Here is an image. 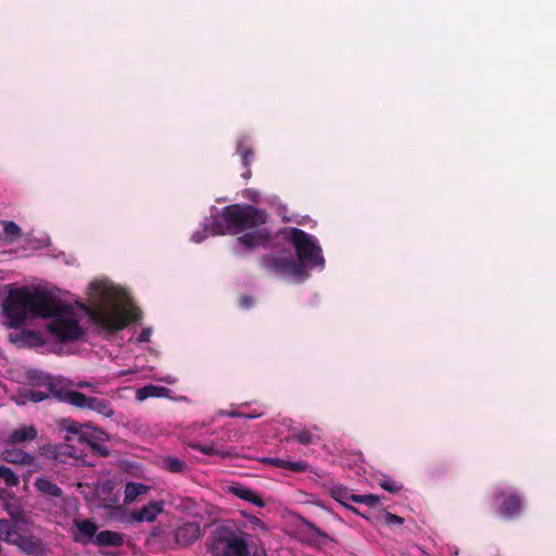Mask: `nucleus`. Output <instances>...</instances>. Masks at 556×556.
I'll return each instance as SVG.
<instances>
[{"instance_id":"obj_5","label":"nucleus","mask_w":556,"mask_h":556,"mask_svg":"<svg viewBox=\"0 0 556 556\" xmlns=\"http://www.w3.org/2000/svg\"><path fill=\"white\" fill-rule=\"evenodd\" d=\"M67 431L70 434L65 438L63 453L87 464L85 456L94 448L90 442V438H96L92 428L88 425L72 422L67 427Z\"/></svg>"},{"instance_id":"obj_1","label":"nucleus","mask_w":556,"mask_h":556,"mask_svg":"<svg viewBox=\"0 0 556 556\" xmlns=\"http://www.w3.org/2000/svg\"><path fill=\"white\" fill-rule=\"evenodd\" d=\"M90 306L67 303L26 288L10 291L3 304L9 326L18 327L36 317L48 319L50 337L61 342L78 340L84 334L83 320L93 323L100 333L110 334L139 319V312L126 291L109 280H94L88 287Z\"/></svg>"},{"instance_id":"obj_25","label":"nucleus","mask_w":556,"mask_h":556,"mask_svg":"<svg viewBox=\"0 0 556 556\" xmlns=\"http://www.w3.org/2000/svg\"><path fill=\"white\" fill-rule=\"evenodd\" d=\"M307 535L313 543H325L328 535L312 522H306Z\"/></svg>"},{"instance_id":"obj_4","label":"nucleus","mask_w":556,"mask_h":556,"mask_svg":"<svg viewBox=\"0 0 556 556\" xmlns=\"http://www.w3.org/2000/svg\"><path fill=\"white\" fill-rule=\"evenodd\" d=\"M248 536L245 532L229 527L218 528L211 544L212 556H265L263 551L249 546Z\"/></svg>"},{"instance_id":"obj_7","label":"nucleus","mask_w":556,"mask_h":556,"mask_svg":"<svg viewBox=\"0 0 556 556\" xmlns=\"http://www.w3.org/2000/svg\"><path fill=\"white\" fill-rule=\"evenodd\" d=\"M0 456L3 462L9 464L28 466L29 472H38L42 469L38 459L33 454L15 447V445H3Z\"/></svg>"},{"instance_id":"obj_34","label":"nucleus","mask_w":556,"mask_h":556,"mask_svg":"<svg viewBox=\"0 0 556 556\" xmlns=\"http://www.w3.org/2000/svg\"><path fill=\"white\" fill-rule=\"evenodd\" d=\"M384 521L388 525H402L404 522V519L400 516L393 515L391 513H387L384 515Z\"/></svg>"},{"instance_id":"obj_9","label":"nucleus","mask_w":556,"mask_h":556,"mask_svg":"<svg viewBox=\"0 0 556 556\" xmlns=\"http://www.w3.org/2000/svg\"><path fill=\"white\" fill-rule=\"evenodd\" d=\"M66 401L80 408H90L105 417H111L114 414L113 408L109 402L103 399L86 396L80 392H68Z\"/></svg>"},{"instance_id":"obj_14","label":"nucleus","mask_w":556,"mask_h":556,"mask_svg":"<svg viewBox=\"0 0 556 556\" xmlns=\"http://www.w3.org/2000/svg\"><path fill=\"white\" fill-rule=\"evenodd\" d=\"M10 339L14 343L27 346H38L45 343L42 336L33 330H21L10 334Z\"/></svg>"},{"instance_id":"obj_23","label":"nucleus","mask_w":556,"mask_h":556,"mask_svg":"<svg viewBox=\"0 0 556 556\" xmlns=\"http://www.w3.org/2000/svg\"><path fill=\"white\" fill-rule=\"evenodd\" d=\"M190 447L197 451H200L201 453L205 455H216L222 458H226L232 455V452L229 450H222L215 444L211 445H201L199 443H190Z\"/></svg>"},{"instance_id":"obj_31","label":"nucleus","mask_w":556,"mask_h":556,"mask_svg":"<svg viewBox=\"0 0 556 556\" xmlns=\"http://www.w3.org/2000/svg\"><path fill=\"white\" fill-rule=\"evenodd\" d=\"M379 485L390 493H397L402 490V484L400 482L392 480L389 477H382L381 479H379Z\"/></svg>"},{"instance_id":"obj_10","label":"nucleus","mask_w":556,"mask_h":556,"mask_svg":"<svg viewBox=\"0 0 556 556\" xmlns=\"http://www.w3.org/2000/svg\"><path fill=\"white\" fill-rule=\"evenodd\" d=\"M37 429L31 425H22L15 429H12L3 438V445H23L34 441L37 438Z\"/></svg>"},{"instance_id":"obj_30","label":"nucleus","mask_w":556,"mask_h":556,"mask_svg":"<svg viewBox=\"0 0 556 556\" xmlns=\"http://www.w3.org/2000/svg\"><path fill=\"white\" fill-rule=\"evenodd\" d=\"M164 467L170 472H181L186 464L177 457H167L164 459Z\"/></svg>"},{"instance_id":"obj_33","label":"nucleus","mask_w":556,"mask_h":556,"mask_svg":"<svg viewBox=\"0 0 556 556\" xmlns=\"http://www.w3.org/2000/svg\"><path fill=\"white\" fill-rule=\"evenodd\" d=\"M248 522L252 530L254 531H261L266 533L268 531L267 526L257 517L255 516H248Z\"/></svg>"},{"instance_id":"obj_21","label":"nucleus","mask_w":556,"mask_h":556,"mask_svg":"<svg viewBox=\"0 0 556 556\" xmlns=\"http://www.w3.org/2000/svg\"><path fill=\"white\" fill-rule=\"evenodd\" d=\"M16 526L5 519L0 520V540L13 545L18 536Z\"/></svg>"},{"instance_id":"obj_37","label":"nucleus","mask_w":556,"mask_h":556,"mask_svg":"<svg viewBox=\"0 0 556 556\" xmlns=\"http://www.w3.org/2000/svg\"><path fill=\"white\" fill-rule=\"evenodd\" d=\"M152 378L157 380V381L165 382L167 384H174L177 381L176 377H174L172 375H166V376H163V377H155V376H153Z\"/></svg>"},{"instance_id":"obj_26","label":"nucleus","mask_w":556,"mask_h":556,"mask_svg":"<svg viewBox=\"0 0 556 556\" xmlns=\"http://www.w3.org/2000/svg\"><path fill=\"white\" fill-rule=\"evenodd\" d=\"M248 138H242L238 142L237 151L242 156V163L247 167L250 163V157L252 156V149L248 144Z\"/></svg>"},{"instance_id":"obj_2","label":"nucleus","mask_w":556,"mask_h":556,"mask_svg":"<svg viewBox=\"0 0 556 556\" xmlns=\"http://www.w3.org/2000/svg\"><path fill=\"white\" fill-rule=\"evenodd\" d=\"M265 223V214L251 205H228L223 208L222 219L213 216L205 218L203 229L194 231L191 239L200 243L208 236L241 235L233 241L231 250L237 256H245L257 248L270 244L271 238L263 227Z\"/></svg>"},{"instance_id":"obj_18","label":"nucleus","mask_w":556,"mask_h":556,"mask_svg":"<svg viewBox=\"0 0 556 556\" xmlns=\"http://www.w3.org/2000/svg\"><path fill=\"white\" fill-rule=\"evenodd\" d=\"M34 486L40 494L49 497H62L63 495V491L46 477L37 478Z\"/></svg>"},{"instance_id":"obj_12","label":"nucleus","mask_w":556,"mask_h":556,"mask_svg":"<svg viewBox=\"0 0 556 556\" xmlns=\"http://www.w3.org/2000/svg\"><path fill=\"white\" fill-rule=\"evenodd\" d=\"M201 535V527L197 521L182 522L175 532L176 542L180 546L194 543Z\"/></svg>"},{"instance_id":"obj_29","label":"nucleus","mask_w":556,"mask_h":556,"mask_svg":"<svg viewBox=\"0 0 556 556\" xmlns=\"http://www.w3.org/2000/svg\"><path fill=\"white\" fill-rule=\"evenodd\" d=\"M351 501L354 503L365 504L370 507H375L380 503L379 497L374 494L351 495Z\"/></svg>"},{"instance_id":"obj_22","label":"nucleus","mask_w":556,"mask_h":556,"mask_svg":"<svg viewBox=\"0 0 556 556\" xmlns=\"http://www.w3.org/2000/svg\"><path fill=\"white\" fill-rule=\"evenodd\" d=\"M263 460L276 467L287 468L295 472L304 471L307 468V464L305 462H289L280 458H264Z\"/></svg>"},{"instance_id":"obj_20","label":"nucleus","mask_w":556,"mask_h":556,"mask_svg":"<svg viewBox=\"0 0 556 556\" xmlns=\"http://www.w3.org/2000/svg\"><path fill=\"white\" fill-rule=\"evenodd\" d=\"M123 542V534L114 531L104 530L97 533L93 543L100 546H121Z\"/></svg>"},{"instance_id":"obj_24","label":"nucleus","mask_w":556,"mask_h":556,"mask_svg":"<svg viewBox=\"0 0 556 556\" xmlns=\"http://www.w3.org/2000/svg\"><path fill=\"white\" fill-rule=\"evenodd\" d=\"M0 479L9 488L17 486L20 484L18 476L8 466L0 465Z\"/></svg>"},{"instance_id":"obj_32","label":"nucleus","mask_w":556,"mask_h":556,"mask_svg":"<svg viewBox=\"0 0 556 556\" xmlns=\"http://www.w3.org/2000/svg\"><path fill=\"white\" fill-rule=\"evenodd\" d=\"M292 438L296 440L301 444H309L313 440V435L309 430L302 429V430H295L292 433Z\"/></svg>"},{"instance_id":"obj_28","label":"nucleus","mask_w":556,"mask_h":556,"mask_svg":"<svg viewBox=\"0 0 556 556\" xmlns=\"http://www.w3.org/2000/svg\"><path fill=\"white\" fill-rule=\"evenodd\" d=\"M4 233L10 238V241H14L22 236L21 227L14 222H3Z\"/></svg>"},{"instance_id":"obj_27","label":"nucleus","mask_w":556,"mask_h":556,"mask_svg":"<svg viewBox=\"0 0 556 556\" xmlns=\"http://www.w3.org/2000/svg\"><path fill=\"white\" fill-rule=\"evenodd\" d=\"M350 492L346 489L336 488L332 490V496L336 501H338L340 504L345 506L346 508L356 511V509L352 506H350L346 501L351 500Z\"/></svg>"},{"instance_id":"obj_6","label":"nucleus","mask_w":556,"mask_h":556,"mask_svg":"<svg viewBox=\"0 0 556 556\" xmlns=\"http://www.w3.org/2000/svg\"><path fill=\"white\" fill-rule=\"evenodd\" d=\"M493 505L496 513L505 519L517 518L525 508L523 498L511 486L497 489L494 493Z\"/></svg>"},{"instance_id":"obj_13","label":"nucleus","mask_w":556,"mask_h":556,"mask_svg":"<svg viewBox=\"0 0 556 556\" xmlns=\"http://www.w3.org/2000/svg\"><path fill=\"white\" fill-rule=\"evenodd\" d=\"M163 510V502H150L137 511L131 514V518L137 522H153Z\"/></svg>"},{"instance_id":"obj_15","label":"nucleus","mask_w":556,"mask_h":556,"mask_svg":"<svg viewBox=\"0 0 556 556\" xmlns=\"http://www.w3.org/2000/svg\"><path fill=\"white\" fill-rule=\"evenodd\" d=\"M170 390L165 387L148 384L136 390L135 397L138 402H143L149 397H168Z\"/></svg>"},{"instance_id":"obj_11","label":"nucleus","mask_w":556,"mask_h":556,"mask_svg":"<svg viewBox=\"0 0 556 556\" xmlns=\"http://www.w3.org/2000/svg\"><path fill=\"white\" fill-rule=\"evenodd\" d=\"M74 526L76 528L75 532L73 533V539L75 542L81 545H88L94 542L98 526L93 521L89 519H75Z\"/></svg>"},{"instance_id":"obj_3","label":"nucleus","mask_w":556,"mask_h":556,"mask_svg":"<svg viewBox=\"0 0 556 556\" xmlns=\"http://www.w3.org/2000/svg\"><path fill=\"white\" fill-rule=\"evenodd\" d=\"M276 242H283L286 247L262 260L263 268L271 274L304 280L308 268H323L325 265L318 241L301 229H283L276 236Z\"/></svg>"},{"instance_id":"obj_17","label":"nucleus","mask_w":556,"mask_h":556,"mask_svg":"<svg viewBox=\"0 0 556 556\" xmlns=\"http://www.w3.org/2000/svg\"><path fill=\"white\" fill-rule=\"evenodd\" d=\"M13 545L17 546L18 549L27 555H38L41 553L42 547L39 540L31 536H24L18 534L16 542Z\"/></svg>"},{"instance_id":"obj_43","label":"nucleus","mask_w":556,"mask_h":556,"mask_svg":"<svg viewBox=\"0 0 556 556\" xmlns=\"http://www.w3.org/2000/svg\"><path fill=\"white\" fill-rule=\"evenodd\" d=\"M92 430H93V433H96V432H97L94 429H92ZM93 435H94V437H97V434H93ZM99 435H101V432H98V438H97V439H99V438H100Z\"/></svg>"},{"instance_id":"obj_19","label":"nucleus","mask_w":556,"mask_h":556,"mask_svg":"<svg viewBox=\"0 0 556 556\" xmlns=\"http://www.w3.org/2000/svg\"><path fill=\"white\" fill-rule=\"evenodd\" d=\"M150 486L138 482H127L124 491V503L126 505L134 503L138 496L149 492Z\"/></svg>"},{"instance_id":"obj_38","label":"nucleus","mask_w":556,"mask_h":556,"mask_svg":"<svg viewBox=\"0 0 556 556\" xmlns=\"http://www.w3.org/2000/svg\"><path fill=\"white\" fill-rule=\"evenodd\" d=\"M240 306L242 308H249L252 306V299L249 296H241L240 298Z\"/></svg>"},{"instance_id":"obj_35","label":"nucleus","mask_w":556,"mask_h":556,"mask_svg":"<svg viewBox=\"0 0 556 556\" xmlns=\"http://www.w3.org/2000/svg\"><path fill=\"white\" fill-rule=\"evenodd\" d=\"M263 414H264V412L253 413V414H244V413H238V412L227 413L228 416L242 417V418H247V419H254V418L261 417Z\"/></svg>"},{"instance_id":"obj_16","label":"nucleus","mask_w":556,"mask_h":556,"mask_svg":"<svg viewBox=\"0 0 556 556\" xmlns=\"http://www.w3.org/2000/svg\"><path fill=\"white\" fill-rule=\"evenodd\" d=\"M229 492L241 500H244L247 502L254 504L257 507L265 506V503L262 500V497L258 494H256L253 490H251L244 485H240V484L232 485L229 488Z\"/></svg>"},{"instance_id":"obj_8","label":"nucleus","mask_w":556,"mask_h":556,"mask_svg":"<svg viewBox=\"0 0 556 556\" xmlns=\"http://www.w3.org/2000/svg\"><path fill=\"white\" fill-rule=\"evenodd\" d=\"M30 378L36 381L40 387H43L45 390H34V389H25L20 394L14 397V401L17 405H25L27 402L38 403L49 397L52 386L51 380L48 376H45L42 372H37L36 375L30 376Z\"/></svg>"},{"instance_id":"obj_42","label":"nucleus","mask_w":556,"mask_h":556,"mask_svg":"<svg viewBox=\"0 0 556 556\" xmlns=\"http://www.w3.org/2000/svg\"><path fill=\"white\" fill-rule=\"evenodd\" d=\"M7 493L5 490H0V497H3V495Z\"/></svg>"},{"instance_id":"obj_40","label":"nucleus","mask_w":556,"mask_h":556,"mask_svg":"<svg viewBox=\"0 0 556 556\" xmlns=\"http://www.w3.org/2000/svg\"><path fill=\"white\" fill-rule=\"evenodd\" d=\"M136 372H138V369L137 368H131L129 370L121 371L118 374V376H124V375H128V374H136Z\"/></svg>"},{"instance_id":"obj_39","label":"nucleus","mask_w":556,"mask_h":556,"mask_svg":"<svg viewBox=\"0 0 556 556\" xmlns=\"http://www.w3.org/2000/svg\"><path fill=\"white\" fill-rule=\"evenodd\" d=\"M7 510L10 514V516H12L13 518H17L18 517V511L17 510L11 509L9 506H7Z\"/></svg>"},{"instance_id":"obj_41","label":"nucleus","mask_w":556,"mask_h":556,"mask_svg":"<svg viewBox=\"0 0 556 556\" xmlns=\"http://www.w3.org/2000/svg\"><path fill=\"white\" fill-rule=\"evenodd\" d=\"M250 175H251V172H250V170H247V172L243 174V177L248 178V177H250Z\"/></svg>"},{"instance_id":"obj_36","label":"nucleus","mask_w":556,"mask_h":556,"mask_svg":"<svg viewBox=\"0 0 556 556\" xmlns=\"http://www.w3.org/2000/svg\"><path fill=\"white\" fill-rule=\"evenodd\" d=\"M152 336V329L151 328H144L140 334L138 336L137 338V342L139 343H142V342H149L150 341V338Z\"/></svg>"}]
</instances>
